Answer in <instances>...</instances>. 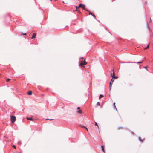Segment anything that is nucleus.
<instances>
[{
  "mask_svg": "<svg viewBox=\"0 0 153 153\" xmlns=\"http://www.w3.org/2000/svg\"><path fill=\"white\" fill-rule=\"evenodd\" d=\"M82 4H79V7H78V8H79V7H81V6H82Z\"/></svg>",
  "mask_w": 153,
  "mask_h": 153,
  "instance_id": "nucleus-19",
  "label": "nucleus"
},
{
  "mask_svg": "<svg viewBox=\"0 0 153 153\" xmlns=\"http://www.w3.org/2000/svg\"><path fill=\"white\" fill-rule=\"evenodd\" d=\"M147 67H144V68H145V69H146V70L147 71H148L147 69Z\"/></svg>",
  "mask_w": 153,
  "mask_h": 153,
  "instance_id": "nucleus-21",
  "label": "nucleus"
},
{
  "mask_svg": "<svg viewBox=\"0 0 153 153\" xmlns=\"http://www.w3.org/2000/svg\"><path fill=\"white\" fill-rule=\"evenodd\" d=\"M114 81V79H112L111 80L110 82H111V83H112Z\"/></svg>",
  "mask_w": 153,
  "mask_h": 153,
  "instance_id": "nucleus-15",
  "label": "nucleus"
},
{
  "mask_svg": "<svg viewBox=\"0 0 153 153\" xmlns=\"http://www.w3.org/2000/svg\"><path fill=\"white\" fill-rule=\"evenodd\" d=\"M87 64V62L84 61H82L79 64V66H82L83 65H85Z\"/></svg>",
  "mask_w": 153,
  "mask_h": 153,
  "instance_id": "nucleus-2",
  "label": "nucleus"
},
{
  "mask_svg": "<svg viewBox=\"0 0 153 153\" xmlns=\"http://www.w3.org/2000/svg\"><path fill=\"white\" fill-rule=\"evenodd\" d=\"M80 107H78L77 108V109H80Z\"/></svg>",
  "mask_w": 153,
  "mask_h": 153,
  "instance_id": "nucleus-30",
  "label": "nucleus"
},
{
  "mask_svg": "<svg viewBox=\"0 0 153 153\" xmlns=\"http://www.w3.org/2000/svg\"><path fill=\"white\" fill-rule=\"evenodd\" d=\"M131 63L130 62H123V63ZM132 63H135L134 62H131Z\"/></svg>",
  "mask_w": 153,
  "mask_h": 153,
  "instance_id": "nucleus-16",
  "label": "nucleus"
},
{
  "mask_svg": "<svg viewBox=\"0 0 153 153\" xmlns=\"http://www.w3.org/2000/svg\"><path fill=\"white\" fill-rule=\"evenodd\" d=\"M32 92L31 91H30L28 92L27 94L29 95H31L32 94Z\"/></svg>",
  "mask_w": 153,
  "mask_h": 153,
  "instance_id": "nucleus-6",
  "label": "nucleus"
},
{
  "mask_svg": "<svg viewBox=\"0 0 153 153\" xmlns=\"http://www.w3.org/2000/svg\"><path fill=\"white\" fill-rule=\"evenodd\" d=\"M97 105L98 106H100V105L99 102H98L97 103Z\"/></svg>",
  "mask_w": 153,
  "mask_h": 153,
  "instance_id": "nucleus-14",
  "label": "nucleus"
},
{
  "mask_svg": "<svg viewBox=\"0 0 153 153\" xmlns=\"http://www.w3.org/2000/svg\"><path fill=\"white\" fill-rule=\"evenodd\" d=\"M81 7L83 9H85V6L83 4H82Z\"/></svg>",
  "mask_w": 153,
  "mask_h": 153,
  "instance_id": "nucleus-5",
  "label": "nucleus"
},
{
  "mask_svg": "<svg viewBox=\"0 0 153 153\" xmlns=\"http://www.w3.org/2000/svg\"><path fill=\"white\" fill-rule=\"evenodd\" d=\"M92 16L94 17V18H95V16L94 15H93Z\"/></svg>",
  "mask_w": 153,
  "mask_h": 153,
  "instance_id": "nucleus-26",
  "label": "nucleus"
},
{
  "mask_svg": "<svg viewBox=\"0 0 153 153\" xmlns=\"http://www.w3.org/2000/svg\"><path fill=\"white\" fill-rule=\"evenodd\" d=\"M112 74V76H113V73Z\"/></svg>",
  "mask_w": 153,
  "mask_h": 153,
  "instance_id": "nucleus-35",
  "label": "nucleus"
},
{
  "mask_svg": "<svg viewBox=\"0 0 153 153\" xmlns=\"http://www.w3.org/2000/svg\"><path fill=\"white\" fill-rule=\"evenodd\" d=\"M13 147H14V148H16V146H15V145H13Z\"/></svg>",
  "mask_w": 153,
  "mask_h": 153,
  "instance_id": "nucleus-24",
  "label": "nucleus"
},
{
  "mask_svg": "<svg viewBox=\"0 0 153 153\" xmlns=\"http://www.w3.org/2000/svg\"><path fill=\"white\" fill-rule=\"evenodd\" d=\"M113 105H114H114H115V103H114H114H113Z\"/></svg>",
  "mask_w": 153,
  "mask_h": 153,
  "instance_id": "nucleus-32",
  "label": "nucleus"
},
{
  "mask_svg": "<svg viewBox=\"0 0 153 153\" xmlns=\"http://www.w3.org/2000/svg\"><path fill=\"white\" fill-rule=\"evenodd\" d=\"M149 44H148V45L147 46H146V47L145 48H144L145 49H147V48H149Z\"/></svg>",
  "mask_w": 153,
  "mask_h": 153,
  "instance_id": "nucleus-13",
  "label": "nucleus"
},
{
  "mask_svg": "<svg viewBox=\"0 0 153 153\" xmlns=\"http://www.w3.org/2000/svg\"><path fill=\"white\" fill-rule=\"evenodd\" d=\"M95 125L96 126H98V125H97V123L96 122H95Z\"/></svg>",
  "mask_w": 153,
  "mask_h": 153,
  "instance_id": "nucleus-18",
  "label": "nucleus"
},
{
  "mask_svg": "<svg viewBox=\"0 0 153 153\" xmlns=\"http://www.w3.org/2000/svg\"><path fill=\"white\" fill-rule=\"evenodd\" d=\"M139 140L140 141H141V142H142V141H143V140H142V139H141V138H140V137H139Z\"/></svg>",
  "mask_w": 153,
  "mask_h": 153,
  "instance_id": "nucleus-12",
  "label": "nucleus"
},
{
  "mask_svg": "<svg viewBox=\"0 0 153 153\" xmlns=\"http://www.w3.org/2000/svg\"><path fill=\"white\" fill-rule=\"evenodd\" d=\"M101 147H102V150L103 151V152H104V148L103 146H102Z\"/></svg>",
  "mask_w": 153,
  "mask_h": 153,
  "instance_id": "nucleus-10",
  "label": "nucleus"
},
{
  "mask_svg": "<svg viewBox=\"0 0 153 153\" xmlns=\"http://www.w3.org/2000/svg\"><path fill=\"white\" fill-rule=\"evenodd\" d=\"M77 113H78L79 114H80L82 113V111L80 110H78L77 111Z\"/></svg>",
  "mask_w": 153,
  "mask_h": 153,
  "instance_id": "nucleus-8",
  "label": "nucleus"
},
{
  "mask_svg": "<svg viewBox=\"0 0 153 153\" xmlns=\"http://www.w3.org/2000/svg\"><path fill=\"white\" fill-rule=\"evenodd\" d=\"M10 80V79H7V81L8 82Z\"/></svg>",
  "mask_w": 153,
  "mask_h": 153,
  "instance_id": "nucleus-23",
  "label": "nucleus"
},
{
  "mask_svg": "<svg viewBox=\"0 0 153 153\" xmlns=\"http://www.w3.org/2000/svg\"><path fill=\"white\" fill-rule=\"evenodd\" d=\"M26 119L28 120H33L32 118L31 117H27Z\"/></svg>",
  "mask_w": 153,
  "mask_h": 153,
  "instance_id": "nucleus-7",
  "label": "nucleus"
},
{
  "mask_svg": "<svg viewBox=\"0 0 153 153\" xmlns=\"http://www.w3.org/2000/svg\"><path fill=\"white\" fill-rule=\"evenodd\" d=\"M143 62V61H141V62H137L136 63L137 64H141V63H142Z\"/></svg>",
  "mask_w": 153,
  "mask_h": 153,
  "instance_id": "nucleus-11",
  "label": "nucleus"
},
{
  "mask_svg": "<svg viewBox=\"0 0 153 153\" xmlns=\"http://www.w3.org/2000/svg\"><path fill=\"white\" fill-rule=\"evenodd\" d=\"M10 119L11 122L13 123L15 121L16 117L14 116H11Z\"/></svg>",
  "mask_w": 153,
  "mask_h": 153,
  "instance_id": "nucleus-1",
  "label": "nucleus"
},
{
  "mask_svg": "<svg viewBox=\"0 0 153 153\" xmlns=\"http://www.w3.org/2000/svg\"><path fill=\"white\" fill-rule=\"evenodd\" d=\"M48 120H52V119H48Z\"/></svg>",
  "mask_w": 153,
  "mask_h": 153,
  "instance_id": "nucleus-29",
  "label": "nucleus"
},
{
  "mask_svg": "<svg viewBox=\"0 0 153 153\" xmlns=\"http://www.w3.org/2000/svg\"><path fill=\"white\" fill-rule=\"evenodd\" d=\"M18 144H19V145H20V144H21V142H20V141H19L18 142Z\"/></svg>",
  "mask_w": 153,
  "mask_h": 153,
  "instance_id": "nucleus-20",
  "label": "nucleus"
},
{
  "mask_svg": "<svg viewBox=\"0 0 153 153\" xmlns=\"http://www.w3.org/2000/svg\"><path fill=\"white\" fill-rule=\"evenodd\" d=\"M112 71H113V76H112V73H111V76L113 78H114V79L117 78V76H114V72L113 71V70H112Z\"/></svg>",
  "mask_w": 153,
  "mask_h": 153,
  "instance_id": "nucleus-3",
  "label": "nucleus"
},
{
  "mask_svg": "<svg viewBox=\"0 0 153 153\" xmlns=\"http://www.w3.org/2000/svg\"><path fill=\"white\" fill-rule=\"evenodd\" d=\"M81 58V59H83V58Z\"/></svg>",
  "mask_w": 153,
  "mask_h": 153,
  "instance_id": "nucleus-34",
  "label": "nucleus"
},
{
  "mask_svg": "<svg viewBox=\"0 0 153 153\" xmlns=\"http://www.w3.org/2000/svg\"><path fill=\"white\" fill-rule=\"evenodd\" d=\"M104 97L103 95H100V96H99V99H100L101 98L103 97Z\"/></svg>",
  "mask_w": 153,
  "mask_h": 153,
  "instance_id": "nucleus-9",
  "label": "nucleus"
},
{
  "mask_svg": "<svg viewBox=\"0 0 153 153\" xmlns=\"http://www.w3.org/2000/svg\"><path fill=\"white\" fill-rule=\"evenodd\" d=\"M89 14L91 15H93V14L91 13H89Z\"/></svg>",
  "mask_w": 153,
  "mask_h": 153,
  "instance_id": "nucleus-27",
  "label": "nucleus"
},
{
  "mask_svg": "<svg viewBox=\"0 0 153 153\" xmlns=\"http://www.w3.org/2000/svg\"><path fill=\"white\" fill-rule=\"evenodd\" d=\"M63 2L64 3H65V4H67V3H65L64 1H63Z\"/></svg>",
  "mask_w": 153,
  "mask_h": 153,
  "instance_id": "nucleus-33",
  "label": "nucleus"
},
{
  "mask_svg": "<svg viewBox=\"0 0 153 153\" xmlns=\"http://www.w3.org/2000/svg\"><path fill=\"white\" fill-rule=\"evenodd\" d=\"M114 108L117 110V109L116 108V106L115 105H114Z\"/></svg>",
  "mask_w": 153,
  "mask_h": 153,
  "instance_id": "nucleus-25",
  "label": "nucleus"
},
{
  "mask_svg": "<svg viewBox=\"0 0 153 153\" xmlns=\"http://www.w3.org/2000/svg\"><path fill=\"white\" fill-rule=\"evenodd\" d=\"M83 127L85 128L88 131L87 128H86L85 127H84V126H83Z\"/></svg>",
  "mask_w": 153,
  "mask_h": 153,
  "instance_id": "nucleus-28",
  "label": "nucleus"
},
{
  "mask_svg": "<svg viewBox=\"0 0 153 153\" xmlns=\"http://www.w3.org/2000/svg\"><path fill=\"white\" fill-rule=\"evenodd\" d=\"M109 90L110 91H111V86H109Z\"/></svg>",
  "mask_w": 153,
  "mask_h": 153,
  "instance_id": "nucleus-17",
  "label": "nucleus"
},
{
  "mask_svg": "<svg viewBox=\"0 0 153 153\" xmlns=\"http://www.w3.org/2000/svg\"><path fill=\"white\" fill-rule=\"evenodd\" d=\"M112 85V83H111V82H110V83H109V86H111Z\"/></svg>",
  "mask_w": 153,
  "mask_h": 153,
  "instance_id": "nucleus-22",
  "label": "nucleus"
},
{
  "mask_svg": "<svg viewBox=\"0 0 153 153\" xmlns=\"http://www.w3.org/2000/svg\"><path fill=\"white\" fill-rule=\"evenodd\" d=\"M26 33H24L23 34V35H26Z\"/></svg>",
  "mask_w": 153,
  "mask_h": 153,
  "instance_id": "nucleus-31",
  "label": "nucleus"
},
{
  "mask_svg": "<svg viewBox=\"0 0 153 153\" xmlns=\"http://www.w3.org/2000/svg\"><path fill=\"white\" fill-rule=\"evenodd\" d=\"M36 34L35 33H34L32 36V37L31 38L32 39H33L35 38L36 37Z\"/></svg>",
  "mask_w": 153,
  "mask_h": 153,
  "instance_id": "nucleus-4",
  "label": "nucleus"
}]
</instances>
